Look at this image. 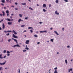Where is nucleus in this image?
Returning a JSON list of instances; mask_svg holds the SVG:
<instances>
[{"instance_id":"nucleus-1","label":"nucleus","mask_w":73,"mask_h":73,"mask_svg":"<svg viewBox=\"0 0 73 73\" xmlns=\"http://www.w3.org/2000/svg\"><path fill=\"white\" fill-rule=\"evenodd\" d=\"M13 37H14V38H18V37H17V36H15L14 34H13Z\"/></svg>"},{"instance_id":"nucleus-2","label":"nucleus","mask_w":73,"mask_h":73,"mask_svg":"<svg viewBox=\"0 0 73 73\" xmlns=\"http://www.w3.org/2000/svg\"><path fill=\"white\" fill-rule=\"evenodd\" d=\"M5 63H6V62H5L3 63H1V62H0V65H5Z\"/></svg>"},{"instance_id":"nucleus-3","label":"nucleus","mask_w":73,"mask_h":73,"mask_svg":"<svg viewBox=\"0 0 73 73\" xmlns=\"http://www.w3.org/2000/svg\"><path fill=\"white\" fill-rule=\"evenodd\" d=\"M12 40H14V41L16 42V44H18V42H17V40H16V39H15L13 38H12Z\"/></svg>"},{"instance_id":"nucleus-4","label":"nucleus","mask_w":73,"mask_h":73,"mask_svg":"<svg viewBox=\"0 0 73 73\" xmlns=\"http://www.w3.org/2000/svg\"><path fill=\"white\" fill-rule=\"evenodd\" d=\"M55 14H56V15H59V13H58L57 12V11H56L55 12Z\"/></svg>"},{"instance_id":"nucleus-5","label":"nucleus","mask_w":73,"mask_h":73,"mask_svg":"<svg viewBox=\"0 0 73 73\" xmlns=\"http://www.w3.org/2000/svg\"><path fill=\"white\" fill-rule=\"evenodd\" d=\"M29 40H27L26 41L25 43L27 44H29Z\"/></svg>"},{"instance_id":"nucleus-6","label":"nucleus","mask_w":73,"mask_h":73,"mask_svg":"<svg viewBox=\"0 0 73 73\" xmlns=\"http://www.w3.org/2000/svg\"><path fill=\"white\" fill-rule=\"evenodd\" d=\"M54 32L56 33L58 36L59 35V34L57 33V32L56 31H54Z\"/></svg>"},{"instance_id":"nucleus-7","label":"nucleus","mask_w":73,"mask_h":73,"mask_svg":"<svg viewBox=\"0 0 73 73\" xmlns=\"http://www.w3.org/2000/svg\"><path fill=\"white\" fill-rule=\"evenodd\" d=\"M6 1L7 2V3H8V2H9L10 3H11V0H6Z\"/></svg>"},{"instance_id":"nucleus-8","label":"nucleus","mask_w":73,"mask_h":73,"mask_svg":"<svg viewBox=\"0 0 73 73\" xmlns=\"http://www.w3.org/2000/svg\"><path fill=\"white\" fill-rule=\"evenodd\" d=\"M13 31L14 33L15 34V35L17 34V33H16V32H15V30H13Z\"/></svg>"},{"instance_id":"nucleus-9","label":"nucleus","mask_w":73,"mask_h":73,"mask_svg":"<svg viewBox=\"0 0 73 73\" xmlns=\"http://www.w3.org/2000/svg\"><path fill=\"white\" fill-rule=\"evenodd\" d=\"M3 29L5 28V25H4V23H3Z\"/></svg>"},{"instance_id":"nucleus-10","label":"nucleus","mask_w":73,"mask_h":73,"mask_svg":"<svg viewBox=\"0 0 73 73\" xmlns=\"http://www.w3.org/2000/svg\"><path fill=\"white\" fill-rule=\"evenodd\" d=\"M5 20H7V21H11V20H10V19H8V18L7 19H5Z\"/></svg>"},{"instance_id":"nucleus-11","label":"nucleus","mask_w":73,"mask_h":73,"mask_svg":"<svg viewBox=\"0 0 73 73\" xmlns=\"http://www.w3.org/2000/svg\"><path fill=\"white\" fill-rule=\"evenodd\" d=\"M46 7V5L45 4H43V7Z\"/></svg>"},{"instance_id":"nucleus-12","label":"nucleus","mask_w":73,"mask_h":73,"mask_svg":"<svg viewBox=\"0 0 73 73\" xmlns=\"http://www.w3.org/2000/svg\"><path fill=\"white\" fill-rule=\"evenodd\" d=\"M2 13H3V16H5V12L4 11H2Z\"/></svg>"},{"instance_id":"nucleus-13","label":"nucleus","mask_w":73,"mask_h":73,"mask_svg":"<svg viewBox=\"0 0 73 73\" xmlns=\"http://www.w3.org/2000/svg\"><path fill=\"white\" fill-rule=\"evenodd\" d=\"M8 25H12V23L11 22H8Z\"/></svg>"},{"instance_id":"nucleus-14","label":"nucleus","mask_w":73,"mask_h":73,"mask_svg":"<svg viewBox=\"0 0 73 73\" xmlns=\"http://www.w3.org/2000/svg\"><path fill=\"white\" fill-rule=\"evenodd\" d=\"M16 46L17 47H20V46L18 44L16 45Z\"/></svg>"},{"instance_id":"nucleus-15","label":"nucleus","mask_w":73,"mask_h":73,"mask_svg":"<svg viewBox=\"0 0 73 73\" xmlns=\"http://www.w3.org/2000/svg\"><path fill=\"white\" fill-rule=\"evenodd\" d=\"M21 21V19H19L18 21V23H20V21Z\"/></svg>"},{"instance_id":"nucleus-16","label":"nucleus","mask_w":73,"mask_h":73,"mask_svg":"<svg viewBox=\"0 0 73 73\" xmlns=\"http://www.w3.org/2000/svg\"><path fill=\"white\" fill-rule=\"evenodd\" d=\"M2 54H0V58H1V59L3 58H2Z\"/></svg>"},{"instance_id":"nucleus-17","label":"nucleus","mask_w":73,"mask_h":73,"mask_svg":"<svg viewBox=\"0 0 73 73\" xmlns=\"http://www.w3.org/2000/svg\"><path fill=\"white\" fill-rule=\"evenodd\" d=\"M1 2L3 3H5V0H2L1 1Z\"/></svg>"},{"instance_id":"nucleus-18","label":"nucleus","mask_w":73,"mask_h":73,"mask_svg":"<svg viewBox=\"0 0 73 73\" xmlns=\"http://www.w3.org/2000/svg\"><path fill=\"white\" fill-rule=\"evenodd\" d=\"M65 61L66 62V64H67L68 63V61H67V60H65Z\"/></svg>"},{"instance_id":"nucleus-19","label":"nucleus","mask_w":73,"mask_h":73,"mask_svg":"<svg viewBox=\"0 0 73 73\" xmlns=\"http://www.w3.org/2000/svg\"><path fill=\"white\" fill-rule=\"evenodd\" d=\"M19 17H22V15H21V14H19Z\"/></svg>"},{"instance_id":"nucleus-20","label":"nucleus","mask_w":73,"mask_h":73,"mask_svg":"<svg viewBox=\"0 0 73 73\" xmlns=\"http://www.w3.org/2000/svg\"><path fill=\"white\" fill-rule=\"evenodd\" d=\"M34 36L35 37H37L38 36L37 35H34Z\"/></svg>"},{"instance_id":"nucleus-21","label":"nucleus","mask_w":73,"mask_h":73,"mask_svg":"<svg viewBox=\"0 0 73 73\" xmlns=\"http://www.w3.org/2000/svg\"><path fill=\"white\" fill-rule=\"evenodd\" d=\"M54 73H58V72H57V70H55L54 72Z\"/></svg>"},{"instance_id":"nucleus-22","label":"nucleus","mask_w":73,"mask_h":73,"mask_svg":"<svg viewBox=\"0 0 73 73\" xmlns=\"http://www.w3.org/2000/svg\"><path fill=\"white\" fill-rule=\"evenodd\" d=\"M1 69L2 70H3V67H0V70H1Z\"/></svg>"},{"instance_id":"nucleus-23","label":"nucleus","mask_w":73,"mask_h":73,"mask_svg":"<svg viewBox=\"0 0 73 73\" xmlns=\"http://www.w3.org/2000/svg\"><path fill=\"white\" fill-rule=\"evenodd\" d=\"M16 45H14L13 46H12V47L13 48H15V47H16Z\"/></svg>"},{"instance_id":"nucleus-24","label":"nucleus","mask_w":73,"mask_h":73,"mask_svg":"<svg viewBox=\"0 0 73 73\" xmlns=\"http://www.w3.org/2000/svg\"><path fill=\"white\" fill-rule=\"evenodd\" d=\"M25 27V25H21V27Z\"/></svg>"},{"instance_id":"nucleus-25","label":"nucleus","mask_w":73,"mask_h":73,"mask_svg":"<svg viewBox=\"0 0 73 73\" xmlns=\"http://www.w3.org/2000/svg\"><path fill=\"white\" fill-rule=\"evenodd\" d=\"M29 9H31V10H32H32H33V9L32 8H31V7H29Z\"/></svg>"},{"instance_id":"nucleus-26","label":"nucleus","mask_w":73,"mask_h":73,"mask_svg":"<svg viewBox=\"0 0 73 73\" xmlns=\"http://www.w3.org/2000/svg\"><path fill=\"white\" fill-rule=\"evenodd\" d=\"M43 11L44 12H46V10H45V9H43Z\"/></svg>"},{"instance_id":"nucleus-27","label":"nucleus","mask_w":73,"mask_h":73,"mask_svg":"<svg viewBox=\"0 0 73 73\" xmlns=\"http://www.w3.org/2000/svg\"><path fill=\"white\" fill-rule=\"evenodd\" d=\"M6 13H9V11H8V10L6 11Z\"/></svg>"},{"instance_id":"nucleus-28","label":"nucleus","mask_w":73,"mask_h":73,"mask_svg":"<svg viewBox=\"0 0 73 73\" xmlns=\"http://www.w3.org/2000/svg\"><path fill=\"white\" fill-rule=\"evenodd\" d=\"M53 39H50V41H52V42H53Z\"/></svg>"},{"instance_id":"nucleus-29","label":"nucleus","mask_w":73,"mask_h":73,"mask_svg":"<svg viewBox=\"0 0 73 73\" xmlns=\"http://www.w3.org/2000/svg\"><path fill=\"white\" fill-rule=\"evenodd\" d=\"M25 49H27V50H29V48L27 47L25 48Z\"/></svg>"},{"instance_id":"nucleus-30","label":"nucleus","mask_w":73,"mask_h":73,"mask_svg":"<svg viewBox=\"0 0 73 73\" xmlns=\"http://www.w3.org/2000/svg\"><path fill=\"white\" fill-rule=\"evenodd\" d=\"M22 5H26V3H22Z\"/></svg>"},{"instance_id":"nucleus-31","label":"nucleus","mask_w":73,"mask_h":73,"mask_svg":"<svg viewBox=\"0 0 73 73\" xmlns=\"http://www.w3.org/2000/svg\"><path fill=\"white\" fill-rule=\"evenodd\" d=\"M33 28L31 27H29L28 28V29H33Z\"/></svg>"},{"instance_id":"nucleus-32","label":"nucleus","mask_w":73,"mask_h":73,"mask_svg":"<svg viewBox=\"0 0 73 73\" xmlns=\"http://www.w3.org/2000/svg\"><path fill=\"white\" fill-rule=\"evenodd\" d=\"M56 3H58V0H56Z\"/></svg>"},{"instance_id":"nucleus-33","label":"nucleus","mask_w":73,"mask_h":73,"mask_svg":"<svg viewBox=\"0 0 73 73\" xmlns=\"http://www.w3.org/2000/svg\"><path fill=\"white\" fill-rule=\"evenodd\" d=\"M7 32H10V33H11L12 32V31H7Z\"/></svg>"},{"instance_id":"nucleus-34","label":"nucleus","mask_w":73,"mask_h":73,"mask_svg":"<svg viewBox=\"0 0 73 73\" xmlns=\"http://www.w3.org/2000/svg\"><path fill=\"white\" fill-rule=\"evenodd\" d=\"M7 53H10V52L9 51H7Z\"/></svg>"},{"instance_id":"nucleus-35","label":"nucleus","mask_w":73,"mask_h":73,"mask_svg":"<svg viewBox=\"0 0 73 73\" xmlns=\"http://www.w3.org/2000/svg\"><path fill=\"white\" fill-rule=\"evenodd\" d=\"M23 51L24 52H26L27 50H23Z\"/></svg>"},{"instance_id":"nucleus-36","label":"nucleus","mask_w":73,"mask_h":73,"mask_svg":"<svg viewBox=\"0 0 73 73\" xmlns=\"http://www.w3.org/2000/svg\"><path fill=\"white\" fill-rule=\"evenodd\" d=\"M30 32L31 33H32L33 32V31H32V30H31Z\"/></svg>"},{"instance_id":"nucleus-37","label":"nucleus","mask_w":73,"mask_h":73,"mask_svg":"<svg viewBox=\"0 0 73 73\" xmlns=\"http://www.w3.org/2000/svg\"><path fill=\"white\" fill-rule=\"evenodd\" d=\"M6 35H7V36H9V33L7 34Z\"/></svg>"},{"instance_id":"nucleus-38","label":"nucleus","mask_w":73,"mask_h":73,"mask_svg":"<svg viewBox=\"0 0 73 73\" xmlns=\"http://www.w3.org/2000/svg\"><path fill=\"white\" fill-rule=\"evenodd\" d=\"M3 53H6V50H4L3 51Z\"/></svg>"},{"instance_id":"nucleus-39","label":"nucleus","mask_w":73,"mask_h":73,"mask_svg":"<svg viewBox=\"0 0 73 73\" xmlns=\"http://www.w3.org/2000/svg\"><path fill=\"white\" fill-rule=\"evenodd\" d=\"M64 1H65L66 2H68V0H65Z\"/></svg>"},{"instance_id":"nucleus-40","label":"nucleus","mask_w":73,"mask_h":73,"mask_svg":"<svg viewBox=\"0 0 73 73\" xmlns=\"http://www.w3.org/2000/svg\"><path fill=\"white\" fill-rule=\"evenodd\" d=\"M49 7H52V5H51V4H49Z\"/></svg>"},{"instance_id":"nucleus-41","label":"nucleus","mask_w":73,"mask_h":73,"mask_svg":"<svg viewBox=\"0 0 73 73\" xmlns=\"http://www.w3.org/2000/svg\"><path fill=\"white\" fill-rule=\"evenodd\" d=\"M54 70H56V69H57V67H56L54 68Z\"/></svg>"},{"instance_id":"nucleus-42","label":"nucleus","mask_w":73,"mask_h":73,"mask_svg":"<svg viewBox=\"0 0 73 73\" xmlns=\"http://www.w3.org/2000/svg\"><path fill=\"white\" fill-rule=\"evenodd\" d=\"M13 19H11V20H10V21H13Z\"/></svg>"},{"instance_id":"nucleus-43","label":"nucleus","mask_w":73,"mask_h":73,"mask_svg":"<svg viewBox=\"0 0 73 73\" xmlns=\"http://www.w3.org/2000/svg\"><path fill=\"white\" fill-rule=\"evenodd\" d=\"M50 70H51V69L49 70L48 71V72H49V73H50Z\"/></svg>"},{"instance_id":"nucleus-44","label":"nucleus","mask_w":73,"mask_h":73,"mask_svg":"<svg viewBox=\"0 0 73 73\" xmlns=\"http://www.w3.org/2000/svg\"><path fill=\"white\" fill-rule=\"evenodd\" d=\"M40 33H43V31H40Z\"/></svg>"},{"instance_id":"nucleus-45","label":"nucleus","mask_w":73,"mask_h":73,"mask_svg":"<svg viewBox=\"0 0 73 73\" xmlns=\"http://www.w3.org/2000/svg\"><path fill=\"white\" fill-rule=\"evenodd\" d=\"M11 39H9L8 41L9 42H10V41H11Z\"/></svg>"},{"instance_id":"nucleus-46","label":"nucleus","mask_w":73,"mask_h":73,"mask_svg":"<svg viewBox=\"0 0 73 73\" xmlns=\"http://www.w3.org/2000/svg\"><path fill=\"white\" fill-rule=\"evenodd\" d=\"M10 55V54H8L7 55V56H9Z\"/></svg>"},{"instance_id":"nucleus-47","label":"nucleus","mask_w":73,"mask_h":73,"mask_svg":"<svg viewBox=\"0 0 73 73\" xmlns=\"http://www.w3.org/2000/svg\"><path fill=\"white\" fill-rule=\"evenodd\" d=\"M43 32H45L46 33V31H43Z\"/></svg>"},{"instance_id":"nucleus-48","label":"nucleus","mask_w":73,"mask_h":73,"mask_svg":"<svg viewBox=\"0 0 73 73\" xmlns=\"http://www.w3.org/2000/svg\"><path fill=\"white\" fill-rule=\"evenodd\" d=\"M67 47L68 48H70V46H67Z\"/></svg>"},{"instance_id":"nucleus-49","label":"nucleus","mask_w":73,"mask_h":73,"mask_svg":"<svg viewBox=\"0 0 73 73\" xmlns=\"http://www.w3.org/2000/svg\"><path fill=\"white\" fill-rule=\"evenodd\" d=\"M1 5H3V6H4V5L3 3H1Z\"/></svg>"},{"instance_id":"nucleus-50","label":"nucleus","mask_w":73,"mask_h":73,"mask_svg":"<svg viewBox=\"0 0 73 73\" xmlns=\"http://www.w3.org/2000/svg\"><path fill=\"white\" fill-rule=\"evenodd\" d=\"M28 19V17H25V20H27V19Z\"/></svg>"},{"instance_id":"nucleus-51","label":"nucleus","mask_w":73,"mask_h":73,"mask_svg":"<svg viewBox=\"0 0 73 73\" xmlns=\"http://www.w3.org/2000/svg\"><path fill=\"white\" fill-rule=\"evenodd\" d=\"M27 32V31L26 30H25L23 32Z\"/></svg>"},{"instance_id":"nucleus-52","label":"nucleus","mask_w":73,"mask_h":73,"mask_svg":"<svg viewBox=\"0 0 73 73\" xmlns=\"http://www.w3.org/2000/svg\"><path fill=\"white\" fill-rule=\"evenodd\" d=\"M72 70H73V69L72 68L70 69V71H72Z\"/></svg>"},{"instance_id":"nucleus-53","label":"nucleus","mask_w":73,"mask_h":73,"mask_svg":"<svg viewBox=\"0 0 73 73\" xmlns=\"http://www.w3.org/2000/svg\"><path fill=\"white\" fill-rule=\"evenodd\" d=\"M7 16H9V13H7Z\"/></svg>"},{"instance_id":"nucleus-54","label":"nucleus","mask_w":73,"mask_h":73,"mask_svg":"<svg viewBox=\"0 0 73 73\" xmlns=\"http://www.w3.org/2000/svg\"><path fill=\"white\" fill-rule=\"evenodd\" d=\"M68 72L69 73L70 72V69H68Z\"/></svg>"},{"instance_id":"nucleus-55","label":"nucleus","mask_w":73,"mask_h":73,"mask_svg":"<svg viewBox=\"0 0 73 73\" xmlns=\"http://www.w3.org/2000/svg\"><path fill=\"white\" fill-rule=\"evenodd\" d=\"M4 32H5V33H7V32H7V31H4Z\"/></svg>"},{"instance_id":"nucleus-56","label":"nucleus","mask_w":73,"mask_h":73,"mask_svg":"<svg viewBox=\"0 0 73 73\" xmlns=\"http://www.w3.org/2000/svg\"><path fill=\"white\" fill-rule=\"evenodd\" d=\"M0 15L1 16H3V14H0Z\"/></svg>"},{"instance_id":"nucleus-57","label":"nucleus","mask_w":73,"mask_h":73,"mask_svg":"<svg viewBox=\"0 0 73 73\" xmlns=\"http://www.w3.org/2000/svg\"><path fill=\"white\" fill-rule=\"evenodd\" d=\"M62 30H63V31H64V28H63L62 29Z\"/></svg>"},{"instance_id":"nucleus-58","label":"nucleus","mask_w":73,"mask_h":73,"mask_svg":"<svg viewBox=\"0 0 73 73\" xmlns=\"http://www.w3.org/2000/svg\"><path fill=\"white\" fill-rule=\"evenodd\" d=\"M15 4L16 5H17V3H15Z\"/></svg>"},{"instance_id":"nucleus-59","label":"nucleus","mask_w":73,"mask_h":73,"mask_svg":"<svg viewBox=\"0 0 73 73\" xmlns=\"http://www.w3.org/2000/svg\"><path fill=\"white\" fill-rule=\"evenodd\" d=\"M40 42H37V44H40Z\"/></svg>"},{"instance_id":"nucleus-60","label":"nucleus","mask_w":73,"mask_h":73,"mask_svg":"<svg viewBox=\"0 0 73 73\" xmlns=\"http://www.w3.org/2000/svg\"><path fill=\"white\" fill-rule=\"evenodd\" d=\"M50 29L51 30H52V29H53V28H50Z\"/></svg>"},{"instance_id":"nucleus-61","label":"nucleus","mask_w":73,"mask_h":73,"mask_svg":"<svg viewBox=\"0 0 73 73\" xmlns=\"http://www.w3.org/2000/svg\"><path fill=\"white\" fill-rule=\"evenodd\" d=\"M5 57H6V56H5L3 58H5Z\"/></svg>"},{"instance_id":"nucleus-62","label":"nucleus","mask_w":73,"mask_h":73,"mask_svg":"<svg viewBox=\"0 0 73 73\" xmlns=\"http://www.w3.org/2000/svg\"><path fill=\"white\" fill-rule=\"evenodd\" d=\"M19 73H20V69H19Z\"/></svg>"},{"instance_id":"nucleus-63","label":"nucleus","mask_w":73,"mask_h":73,"mask_svg":"<svg viewBox=\"0 0 73 73\" xmlns=\"http://www.w3.org/2000/svg\"><path fill=\"white\" fill-rule=\"evenodd\" d=\"M27 45H26V47L25 46V48H27Z\"/></svg>"},{"instance_id":"nucleus-64","label":"nucleus","mask_w":73,"mask_h":73,"mask_svg":"<svg viewBox=\"0 0 73 73\" xmlns=\"http://www.w3.org/2000/svg\"><path fill=\"white\" fill-rule=\"evenodd\" d=\"M16 10H18V9L16 8L15 9Z\"/></svg>"}]
</instances>
